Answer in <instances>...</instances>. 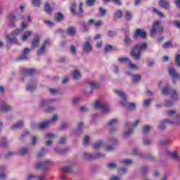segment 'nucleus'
<instances>
[{
    "instance_id": "f257e3e1",
    "label": "nucleus",
    "mask_w": 180,
    "mask_h": 180,
    "mask_svg": "<svg viewBox=\"0 0 180 180\" xmlns=\"http://www.w3.org/2000/svg\"><path fill=\"white\" fill-rule=\"evenodd\" d=\"M167 116H172L174 119V121H171L169 120H165L162 122H160V126H159V129H160V130H164V129H165V124H180L179 122H178V120H180V117H179V114L178 112H176V111L175 110H169L167 112Z\"/></svg>"
},
{
    "instance_id": "f03ea898",
    "label": "nucleus",
    "mask_w": 180,
    "mask_h": 180,
    "mask_svg": "<svg viewBox=\"0 0 180 180\" xmlns=\"http://www.w3.org/2000/svg\"><path fill=\"white\" fill-rule=\"evenodd\" d=\"M115 93L122 99L123 102L121 103V105H122L123 106L127 105L129 110H134V109H136V104H134V103H129L127 104V101H126L127 96H126V94L123 92V91L115 90Z\"/></svg>"
},
{
    "instance_id": "7ed1b4c3",
    "label": "nucleus",
    "mask_w": 180,
    "mask_h": 180,
    "mask_svg": "<svg viewBox=\"0 0 180 180\" xmlns=\"http://www.w3.org/2000/svg\"><path fill=\"white\" fill-rule=\"evenodd\" d=\"M147 49V44L143 43L136 45L135 48L132 49L131 56L136 58V60H140V54L141 53V50H146Z\"/></svg>"
},
{
    "instance_id": "20e7f679",
    "label": "nucleus",
    "mask_w": 180,
    "mask_h": 180,
    "mask_svg": "<svg viewBox=\"0 0 180 180\" xmlns=\"http://www.w3.org/2000/svg\"><path fill=\"white\" fill-rule=\"evenodd\" d=\"M94 107L95 108V109H99L100 110H101L103 113H108V112H110V110H112L109 105L105 104L101 101H95Z\"/></svg>"
},
{
    "instance_id": "39448f33",
    "label": "nucleus",
    "mask_w": 180,
    "mask_h": 180,
    "mask_svg": "<svg viewBox=\"0 0 180 180\" xmlns=\"http://www.w3.org/2000/svg\"><path fill=\"white\" fill-rule=\"evenodd\" d=\"M139 123H140V120H136L133 124H130L128 122L126 124V127L128 129L127 132L124 133V137H127L133 133V130L139 126Z\"/></svg>"
},
{
    "instance_id": "423d86ee",
    "label": "nucleus",
    "mask_w": 180,
    "mask_h": 180,
    "mask_svg": "<svg viewBox=\"0 0 180 180\" xmlns=\"http://www.w3.org/2000/svg\"><path fill=\"white\" fill-rule=\"evenodd\" d=\"M57 119H58V117H57V115H54L50 120L41 122L39 124L36 125V127L37 129H46V127H49L50 124L54 123V122H56Z\"/></svg>"
},
{
    "instance_id": "0eeeda50",
    "label": "nucleus",
    "mask_w": 180,
    "mask_h": 180,
    "mask_svg": "<svg viewBox=\"0 0 180 180\" xmlns=\"http://www.w3.org/2000/svg\"><path fill=\"white\" fill-rule=\"evenodd\" d=\"M156 32H159V33L164 32V28L161 27V22L160 21H156L153 23V28L150 30V36L153 37Z\"/></svg>"
},
{
    "instance_id": "6e6552de",
    "label": "nucleus",
    "mask_w": 180,
    "mask_h": 180,
    "mask_svg": "<svg viewBox=\"0 0 180 180\" xmlns=\"http://www.w3.org/2000/svg\"><path fill=\"white\" fill-rule=\"evenodd\" d=\"M20 34V30H15L7 37L8 43H18V36Z\"/></svg>"
},
{
    "instance_id": "1a4fd4ad",
    "label": "nucleus",
    "mask_w": 180,
    "mask_h": 180,
    "mask_svg": "<svg viewBox=\"0 0 180 180\" xmlns=\"http://www.w3.org/2000/svg\"><path fill=\"white\" fill-rule=\"evenodd\" d=\"M118 60L122 63H127V68H129V70H139L137 65L131 63V60L128 58H120Z\"/></svg>"
},
{
    "instance_id": "9d476101",
    "label": "nucleus",
    "mask_w": 180,
    "mask_h": 180,
    "mask_svg": "<svg viewBox=\"0 0 180 180\" xmlns=\"http://www.w3.org/2000/svg\"><path fill=\"white\" fill-rule=\"evenodd\" d=\"M83 157L84 158H85V160H89V161H92V160H96V158H103V157H105V155L102 153H98L96 155H94L89 153H84L83 154Z\"/></svg>"
},
{
    "instance_id": "9b49d317",
    "label": "nucleus",
    "mask_w": 180,
    "mask_h": 180,
    "mask_svg": "<svg viewBox=\"0 0 180 180\" xmlns=\"http://www.w3.org/2000/svg\"><path fill=\"white\" fill-rule=\"evenodd\" d=\"M168 72L169 75L172 77L174 83H175V81H176V79H179L180 76L178 75V73H176V71L175 70V68H174V67L169 66L168 68Z\"/></svg>"
},
{
    "instance_id": "f8f14e48",
    "label": "nucleus",
    "mask_w": 180,
    "mask_h": 180,
    "mask_svg": "<svg viewBox=\"0 0 180 180\" xmlns=\"http://www.w3.org/2000/svg\"><path fill=\"white\" fill-rule=\"evenodd\" d=\"M51 43H50V40L46 39L44 41V44H42L41 49L39 50H38L37 54L38 56H41L43 54H44V53H46V49L48 47H50L51 46Z\"/></svg>"
},
{
    "instance_id": "ddd939ff",
    "label": "nucleus",
    "mask_w": 180,
    "mask_h": 180,
    "mask_svg": "<svg viewBox=\"0 0 180 180\" xmlns=\"http://www.w3.org/2000/svg\"><path fill=\"white\" fill-rule=\"evenodd\" d=\"M147 36V34L144 30H136L134 35V39H137V37H141L142 39H146Z\"/></svg>"
},
{
    "instance_id": "4468645a",
    "label": "nucleus",
    "mask_w": 180,
    "mask_h": 180,
    "mask_svg": "<svg viewBox=\"0 0 180 180\" xmlns=\"http://www.w3.org/2000/svg\"><path fill=\"white\" fill-rule=\"evenodd\" d=\"M56 137H57V136L54 134H47L45 136V139L46 140H48L46 142V145L51 146V143H52L51 140H54V139H56Z\"/></svg>"
},
{
    "instance_id": "2eb2a0df",
    "label": "nucleus",
    "mask_w": 180,
    "mask_h": 180,
    "mask_svg": "<svg viewBox=\"0 0 180 180\" xmlns=\"http://www.w3.org/2000/svg\"><path fill=\"white\" fill-rule=\"evenodd\" d=\"M51 164V161L50 160H46L44 162H42L41 163H37V165H34L35 169H40L44 167V165H49Z\"/></svg>"
},
{
    "instance_id": "dca6fc26",
    "label": "nucleus",
    "mask_w": 180,
    "mask_h": 180,
    "mask_svg": "<svg viewBox=\"0 0 180 180\" xmlns=\"http://www.w3.org/2000/svg\"><path fill=\"white\" fill-rule=\"evenodd\" d=\"M32 34L33 32L32 31H25L21 37L22 41H26V40H27V39H29Z\"/></svg>"
},
{
    "instance_id": "f3484780",
    "label": "nucleus",
    "mask_w": 180,
    "mask_h": 180,
    "mask_svg": "<svg viewBox=\"0 0 180 180\" xmlns=\"http://www.w3.org/2000/svg\"><path fill=\"white\" fill-rule=\"evenodd\" d=\"M166 155L170 157V158H173V160H178L179 158V155H178L176 152H166Z\"/></svg>"
},
{
    "instance_id": "a211bd4d",
    "label": "nucleus",
    "mask_w": 180,
    "mask_h": 180,
    "mask_svg": "<svg viewBox=\"0 0 180 180\" xmlns=\"http://www.w3.org/2000/svg\"><path fill=\"white\" fill-rule=\"evenodd\" d=\"M159 4L164 9H168L169 8V3L167 0H160Z\"/></svg>"
},
{
    "instance_id": "6ab92c4d",
    "label": "nucleus",
    "mask_w": 180,
    "mask_h": 180,
    "mask_svg": "<svg viewBox=\"0 0 180 180\" xmlns=\"http://www.w3.org/2000/svg\"><path fill=\"white\" fill-rule=\"evenodd\" d=\"M83 50L84 51H92V46L91 45V43L89 41H86L84 45H83Z\"/></svg>"
},
{
    "instance_id": "aec40b11",
    "label": "nucleus",
    "mask_w": 180,
    "mask_h": 180,
    "mask_svg": "<svg viewBox=\"0 0 180 180\" xmlns=\"http://www.w3.org/2000/svg\"><path fill=\"white\" fill-rule=\"evenodd\" d=\"M39 41H40L39 37H37V38L34 39L32 41V49H36L39 46Z\"/></svg>"
},
{
    "instance_id": "412c9836",
    "label": "nucleus",
    "mask_w": 180,
    "mask_h": 180,
    "mask_svg": "<svg viewBox=\"0 0 180 180\" xmlns=\"http://www.w3.org/2000/svg\"><path fill=\"white\" fill-rule=\"evenodd\" d=\"M30 51V49L25 48L23 51V56L19 58V60H27V56H26V54H27Z\"/></svg>"
},
{
    "instance_id": "4be33fe9",
    "label": "nucleus",
    "mask_w": 180,
    "mask_h": 180,
    "mask_svg": "<svg viewBox=\"0 0 180 180\" xmlns=\"http://www.w3.org/2000/svg\"><path fill=\"white\" fill-rule=\"evenodd\" d=\"M76 32H77V30L73 27H70L69 28H68V30H67V33L70 36H74V34H75Z\"/></svg>"
},
{
    "instance_id": "5701e85b",
    "label": "nucleus",
    "mask_w": 180,
    "mask_h": 180,
    "mask_svg": "<svg viewBox=\"0 0 180 180\" xmlns=\"http://www.w3.org/2000/svg\"><path fill=\"white\" fill-rule=\"evenodd\" d=\"M94 23V25L96 27H98V26H102L103 25V22L101 20L97 21V22H95V21L91 19L89 21V25H92Z\"/></svg>"
},
{
    "instance_id": "b1692460",
    "label": "nucleus",
    "mask_w": 180,
    "mask_h": 180,
    "mask_svg": "<svg viewBox=\"0 0 180 180\" xmlns=\"http://www.w3.org/2000/svg\"><path fill=\"white\" fill-rule=\"evenodd\" d=\"M72 77L75 79H79L82 77L81 72H79L78 70H75L72 73Z\"/></svg>"
},
{
    "instance_id": "393cba45",
    "label": "nucleus",
    "mask_w": 180,
    "mask_h": 180,
    "mask_svg": "<svg viewBox=\"0 0 180 180\" xmlns=\"http://www.w3.org/2000/svg\"><path fill=\"white\" fill-rule=\"evenodd\" d=\"M22 126H23V122L20 121L18 123H16L15 124L11 126V129H12V130H15V129H20V127H22Z\"/></svg>"
},
{
    "instance_id": "a878e982",
    "label": "nucleus",
    "mask_w": 180,
    "mask_h": 180,
    "mask_svg": "<svg viewBox=\"0 0 180 180\" xmlns=\"http://www.w3.org/2000/svg\"><path fill=\"white\" fill-rule=\"evenodd\" d=\"M11 108L9 105H2L1 107H0V110L1 112H9V110H11Z\"/></svg>"
},
{
    "instance_id": "bb28decb",
    "label": "nucleus",
    "mask_w": 180,
    "mask_h": 180,
    "mask_svg": "<svg viewBox=\"0 0 180 180\" xmlns=\"http://www.w3.org/2000/svg\"><path fill=\"white\" fill-rule=\"evenodd\" d=\"M24 74L27 75H33L34 74V69H25L24 70Z\"/></svg>"
},
{
    "instance_id": "cd10ccee",
    "label": "nucleus",
    "mask_w": 180,
    "mask_h": 180,
    "mask_svg": "<svg viewBox=\"0 0 180 180\" xmlns=\"http://www.w3.org/2000/svg\"><path fill=\"white\" fill-rule=\"evenodd\" d=\"M122 164H123L124 165H130L131 164H133V161H131V160L129 159H124L122 160L121 161Z\"/></svg>"
},
{
    "instance_id": "c85d7f7f",
    "label": "nucleus",
    "mask_w": 180,
    "mask_h": 180,
    "mask_svg": "<svg viewBox=\"0 0 180 180\" xmlns=\"http://www.w3.org/2000/svg\"><path fill=\"white\" fill-rule=\"evenodd\" d=\"M132 81L133 82H134L135 84L139 82L141 79V76L136 75H134L132 76Z\"/></svg>"
},
{
    "instance_id": "c756f323",
    "label": "nucleus",
    "mask_w": 180,
    "mask_h": 180,
    "mask_svg": "<svg viewBox=\"0 0 180 180\" xmlns=\"http://www.w3.org/2000/svg\"><path fill=\"white\" fill-rule=\"evenodd\" d=\"M29 153V150L26 148H21L20 150V155H26Z\"/></svg>"
},
{
    "instance_id": "7c9ffc66",
    "label": "nucleus",
    "mask_w": 180,
    "mask_h": 180,
    "mask_svg": "<svg viewBox=\"0 0 180 180\" xmlns=\"http://www.w3.org/2000/svg\"><path fill=\"white\" fill-rule=\"evenodd\" d=\"M62 172H63L64 174H68V172H71V167H63Z\"/></svg>"
},
{
    "instance_id": "2f4dec72",
    "label": "nucleus",
    "mask_w": 180,
    "mask_h": 180,
    "mask_svg": "<svg viewBox=\"0 0 180 180\" xmlns=\"http://www.w3.org/2000/svg\"><path fill=\"white\" fill-rule=\"evenodd\" d=\"M124 44L127 45V44H131V39H130V38L129 37V36H125V38L124 39Z\"/></svg>"
},
{
    "instance_id": "473e14b6",
    "label": "nucleus",
    "mask_w": 180,
    "mask_h": 180,
    "mask_svg": "<svg viewBox=\"0 0 180 180\" xmlns=\"http://www.w3.org/2000/svg\"><path fill=\"white\" fill-rule=\"evenodd\" d=\"M163 49H171L172 47V44L171 41L166 42L162 45Z\"/></svg>"
},
{
    "instance_id": "72a5a7b5",
    "label": "nucleus",
    "mask_w": 180,
    "mask_h": 180,
    "mask_svg": "<svg viewBox=\"0 0 180 180\" xmlns=\"http://www.w3.org/2000/svg\"><path fill=\"white\" fill-rule=\"evenodd\" d=\"M113 2V4H115V5H122V3L120 0H103V2Z\"/></svg>"
},
{
    "instance_id": "f704fd0d",
    "label": "nucleus",
    "mask_w": 180,
    "mask_h": 180,
    "mask_svg": "<svg viewBox=\"0 0 180 180\" xmlns=\"http://www.w3.org/2000/svg\"><path fill=\"white\" fill-rule=\"evenodd\" d=\"M58 22L61 21L62 19H64V15L61 13H58L56 16Z\"/></svg>"
},
{
    "instance_id": "c9c22d12",
    "label": "nucleus",
    "mask_w": 180,
    "mask_h": 180,
    "mask_svg": "<svg viewBox=\"0 0 180 180\" xmlns=\"http://www.w3.org/2000/svg\"><path fill=\"white\" fill-rule=\"evenodd\" d=\"M102 144H103L102 141H99L94 143V147L96 150H98V148H101V147H102Z\"/></svg>"
},
{
    "instance_id": "e433bc0d",
    "label": "nucleus",
    "mask_w": 180,
    "mask_h": 180,
    "mask_svg": "<svg viewBox=\"0 0 180 180\" xmlns=\"http://www.w3.org/2000/svg\"><path fill=\"white\" fill-rule=\"evenodd\" d=\"M45 11L47 13H51V7L47 3L45 4Z\"/></svg>"
},
{
    "instance_id": "4c0bfd02",
    "label": "nucleus",
    "mask_w": 180,
    "mask_h": 180,
    "mask_svg": "<svg viewBox=\"0 0 180 180\" xmlns=\"http://www.w3.org/2000/svg\"><path fill=\"white\" fill-rule=\"evenodd\" d=\"M108 168H109V169H115L117 167L116 164L115 163H108L107 165Z\"/></svg>"
},
{
    "instance_id": "58836bf2",
    "label": "nucleus",
    "mask_w": 180,
    "mask_h": 180,
    "mask_svg": "<svg viewBox=\"0 0 180 180\" xmlns=\"http://www.w3.org/2000/svg\"><path fill=\"white\" fill-rule=\"evenodd\" d=\"M47 105H49V101L44 100L40 103V108H44L45 106H47Z\"/></svg>"
},
{
    "instance_id": "ea45409f",
    "label": "nucleus",
    "mask_w": 180,
    "mask_h": 180,
    "mask_svg": "<svg viewBox=\"0 0 180 180\" xmlns=\"http://www.w3.org/2000/svg\"><path fill=\"white\" fill-rule=\"evenodd\" d=\"M36 89V86H27V91L28 92H33Z\"/></svg>"
},
{
    "instance_id": "a19ab883",
    "label": "nucleus",
    "mask_w": 180,
    "mask_h": 180,
    "mask_svg": "<svg viewBox=\"0 0 180 180\" xmlns=\"http://www.w3.org/2000/svg\"><path fill=\"white\" fill-rule=\"evenodd\" d=\"M91 88H98V84L96 82H91L89 83Z\"/></svg>"
},
{
    "instance_id": "79ce46f5",
    "label": "nucleus",
    "mask_w": 180,
    "mask_h": 180,
    "mask_svg": "<svg viewBox=\"0 0 180 180\" xmlns=\"http://www.w3.org/2000/svg\"><path fill=\"white\" fill-rule=\"evenodd\" d=\"M15 19H16L15 15H13V13H10L8 15V20H10V22H13Z\"/></svg>"
},
{
    "instance_id": "37998d69",
    "label": "nucleus",
    "mask_w": 180,
    "mask_h": 180,
    "mask_svg": "<svg viewBox=\"0 0 180 180\" xmlns=\"http://www.w3.org/2000/svg\"><path fill=\"white\" fill-rule=\"evenodd\" d=\"M131 18H132L131 13L127 11L126 15H125V18L127 19V20H130V19H131Z\"/></svg>"
},
{
    "instance_id": "c03bdc74",
    "label": "nucleus",
    "mask_w": 180,
    "mask_h": 180,
    "mask_svg": "<svg viewBox=\"0 0 180 180\" xmlns=\"http://www.w3.org/2000/svg\"><path fill=\"white\" fill-rule=\"evenodd\" d=\"M89 140H91V139L89 138V136H86L84 139V146L88 145V143H89Z\"/></svg>"
},
{
    "instance_id": "a18cd8bd",
    "label": "nucleus",
    "mask_w": 180,
    "mask_h": 180,
    "mask_svg": "<svg viewBox=\"0 0 180 180\" xmlns=\"http://www.w3.org/2000/svg\"><path fill=\"white\" fill-rule=\"evenodd\" d=\"M154 12L155 13H157V15H158L160 18H164V14H162V13H161V11L157 10L156 8H154L153 9Z\"/></svg>"
},
{
    "instance_id": "49530a36",
    "label": "nucleus",
    "mask_w": 180,
    "mask_h": 180,
    "mask_svg": "<svg viewBox=\"0 0 180 180\" xmlns=\"http://www.w3.org/2000/svg\"><path fill=\"white\" fill-rule=\"evenodd\" d=\"M32 5L34 6H40V0H32Z\"/></svg>"
},
{
    "instance_id": "de8ad7c7",
    "label": "nucleus",
    "mask_w": 180,
    "mask_h": 180,
    "mask_svg": "<svg viewBox=\"0 0 180 180\" xmlns=\"http://www.w3.org/2000/svg\"><path fill=\"white\" fill-rule=\"evenodd\" d=\"M99 11H100V16H105L106 15V10L102 8H100Z\"/></svg>"
},
{
    "instance_id": "09e8293b",
    "label": "nucleus",
    "mask_w": 180,
    "mask_h": 180,
    "mask_svg": "<svg viewBox=\"0 0 180 180\" xmlns=\"http://www.w3.org/2000/svg\"><path fill=\"white\" fill-rule=\"evenodd\" d=\"M49 91L52 95H57L59 93L58 90L55 89H50Z\"/></svg>"
},
{
    "instance_id": "8fccbe9b",
    "label": "nucleus",
    "mask_w": 180,
    "mask_h": 180,
    "mask_svg": "<svg viewBox=\"0 0 180 180\" xmlns=\"http://www.w3.org/2000/svg\"><path fill=\"white\" fill-rule=\"evenodd\" d=\"M116 123H117V120L113 119L108 122V124H109V126H115V124H116Z\"/></svg>"
},
{
    "instance_id": "3c124183",
    "label": "nucleus",
    "mask_w": 180,
    "mask_h": 180,
    "mask_svg": "<svg viewBox=\"0 0 180 180\" xmlns=\"http://www.w3.org/2000/svg\"><path fill=\"white\" fill-rule=\"evenodd\" d=\"M151 129V127L146 125L143 127V133H148L150 131V129Z\"/></svg>"
},
{
    "instance_id": "603ef678",
    "label": "nucleus",
    "mask_w": 180,
    "mask_h": 180,
    "mask_svg": "<svg viewBox=\"0 0 180 180\" xmlns=\"http://www.w3.org/2000/svg\"><path fill=\"white\" fill-rule=\"evenodd\" d=\"M175 62L176 63L178 67H180V55L176 56Z\"/></svg>"
},
{
    "instance_id": "864d4df0",
    "label": "nucleus",
    "mask_w": 180,
    "mask_h": 180,
    "mask_svg": "<svg viewBox=\"0 0 180 180\" xmlns=\"http://www.w3.org/2000/svg\"><path fill=\"white\" fill-rule=\"evenodd\" d=\"M115 16L116 18H122V16H123V13H122L121 11L118 10L115 12Z\"/></svg>"
},
{
    "instance_id": "5fc2aeb1",
    "label": "nucleus",
    "mask_w": 180,
    "mask_h": 180,
    "mask_svg": "<svg viewBox=\"0 0 180 180\" xmlns=\"http://www.w3.org/2000/svg\"><path fill=\"white\" fill-rule=\"evenodd\" d=\"M81 101V98L79 97H76L72 99V103H78V102Z\"/></svg>"
},
{
    "instance_id": "6e6d98bb",
    "label": "nucleus",
    "mask_w": 180,
    "mask_h": 180,
    "mask_svg": "<svg viewBox=\"0 0 180 180\" xmlns=\"http://www.w3.org/2000/svg\"><path fill=\"white\" fill-rule=\"evenodd\" d=\"M113 47L111 45H107L105 48V51H112Z\"/></svg>"
},
{
    "instance_id": "4d7b16f0",
    "label": "nucleus",
    "mask_w": 180,
    "mask_h": 180,
    "mask_svg": "<svg viewBox=\"0 0 180 180\" xmlns=\"http://www.w3.org/2000/svg\"><path fill=\"white\" fill-rule=\"evenodd\" d=\"M27 26H29V24L28 23H26L25 21H23L22 23H21V29H26L27 28Z\"/></svg>"
},
{
    "instance_id": "13d9d810",
    "label": "nucleus",
    "mask_w": 180,
    "mask_h": 180,
    "mask_svg": "<svg viewBox=\"0 0 180 180\" xmlns=\"http://www.w3.org/2000/svg\"><path fill=\"white\" fill-rule=\"evenodd\" d=\"M94 4H95V0H87L86 1V5H88L89 6H92V5H94Z\"/></svg>"
},
{
    "instance_id": "bf43d9fd",
    "label": "nucleus",
    "mask_w": 180,
    "mask_h": 180,
    "mask_svg": "<svg viewBox=\"0 0 180 180\" xmlns=\"http://www.w3.org/2000/svg\"><path fill=\"white\" fill-rule=\"evenodd\" d=\"M171 96L173 99H176V98H178V94H176V91H173L171 94Z\"/></svg>"
},
{
    "instance_id": "052dcab7",
    "label": "nucleus",
    "mask_w": 180,
    "mask_h": 180,
    "mask_svg": "<svg viewBox=\"0 0 180 180\" xmlns=\"http://www.w3.org/2000/svg\"><path fill=\"white\" fill-rule=\"evenodd\" d=\"M44 153H46V150L45 149H42L39 153H38V157L40 158L41 157H43V155H44Z\"/></svg>"
},
{
    "instance_id": "680f3d73",
    "label": "nucleus",
    "mask_w": 180,
    "mask_h": 180,
    "mask_svg": "<svg viewBox=\"0 0 180 180\" xmlns=\"http://www.w3.org/2000/svg\"><path fill=\"white\" fill-rule=\"evenodd\" d=\"M70 11L73 15H75V4L71 6Z\"/></svg>"
},
{
    "instance_id": "e2e57ef3",
    "label": "nucleus",
    "mask_w": 180,
    "mask_h": 180,
    "mask_svg": "<svg viewBox=\"0 0 180 180\" xmlns=\"http://www.w3.org/2000/svg\"><path fill=\"white\" fill-rule=\"evenodd\" d=\"M109 37H114V36H116V33L113 31H110L108 32Z\"/></svg>"
},
{
    "instance_id": "0e129e2a",
    "label": "nucleus",
    "mask_w": 180,
    "mask_h": 180,
    "mask_svg": "<svg viewBox=\"0 0 180 180\" xmlns=\"http://www.w3.org/2000/svg\"><path fill=\"white\" fill-rule=\"evenodd\" d=\"M34 178H36V176H34L33 174H29L27 177V179L32 180V179H34Z\"/></svg>"
},
{
    "instance_id": "69168bd1",
    "label": "nucleus",
    "mask_w": 180,
    "mask_h": 180,
    "mask_svg": "<svg viewBox=\"0 0 180 180\" xmlns=\"http://www.w3.org/2000/svg\"><path fill=\"white\" fill-rule=\"evenodd\" d=\"M163 95H167L168 94V87H165L162 90Z\"/></svg>"
},
{
    "instance_id": "338daca9",
    "label": "nucleus",
    "mask_w": 180,
    "mask_h": 180,
    "mask_svg": "<svg viewBox=\"0 0 180 180\" xmlns=\"http://www.w3.org/2000/svg\"><path fill=\"white\" fill-rule=\"evenodd\" d=\"M80 110L81 112H86L88 111V108H86V106H82L80 108Z\"/></svg>"
},
{
    "instance_id": "774afa93",
    "label": "nucleus",
    "mask_w": 180,
    "mask_h": 180,
    "mask_svg": "<svg viewBox=\"0 0 180 180\" xmlns=\"http://www.w3.org/2000/svg\"><path fill=\"white\" fill-rule=\"evenodd\" d=\"M174 4L176 5V6L178 7V8H179V9H180V0H176L175 1H174Z\"/></svg>"
}]
</instances>
